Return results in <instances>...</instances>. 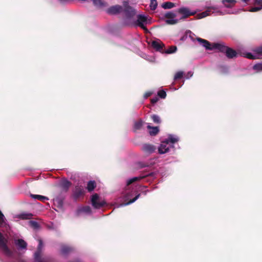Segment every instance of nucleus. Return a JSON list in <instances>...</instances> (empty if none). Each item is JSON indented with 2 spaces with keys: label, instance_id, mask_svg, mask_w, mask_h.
Returning <instances> with one entry per match:
<instances>
[{
  "label": "nucleus",
  "instance_id": "f257e3e1",
  "mask_svg": "<svg viewBox=\"0 0 262 262\" xmlns=\"http://www.w3.org/2000/svg\"><path fill=\"white\" fill-rule=\"evenodd\" d=\"M213 47L219 52L224 53L228 59L236 58L238 53L234 49L225 45L224 43H213Z\"/></svg>",
  "mask_w": 262,
  "mask_h": 262
},
{
  "label": "nucleus",
  "instance_id": "f03ea898",
  "mask_svg": "<svg viewBox=\"0 0 262 262\" xmlns=\"http://www.w3.org/2000/svg\"><path fill=\"white\" fill-rule=\"evenodd\" d=\"M39 244L36 251L34 253V259L35 262H50L49 258L43 256L42 254L41 249L43 246L42 241L39 239Z\"/></svg>",
  "mask_w": 262,
  "mask_h": 262
},
{
  "label": "nucleus",
  "instance_id": "7ed1b4c3",
  "mask_svg": "<svg viewBox=\"0 0 262 262\" xmlns=\"http://www.w3.org/2000/svg\"><path fill=\"white\" fill-rule=\"evenodd\" d=\"M213 13H216L217 15H223L225 13L221 11L218 8L215 7H209L207 10L198 14V18L200 19L209 16Z\"/></svg>",
  "mask_w": 262,
  "mask_h": 262
},
{
  "label": "nucleus",
  "instance_id": "20e7f679",
  "mask_svg": "<svg viewBox=\"0 0 262 262\" xmlns=\"http://www.w3.org/2000/svg\"><path fill=\"white\" fill-rule=\"evenodd\" d=\"M7 240L5 238L3 234L0 232V248L6 256L11 257L13 253L7 246Z\"/></svg>",
  "mask_w": 262,
  "mask_h": 262
},
{
  "label": "nucleus",
  "instance_id": "39448f33",
  "mask_svg": "<svg viewBox=\"0 0 262 262\" xmlns=\"http://www.w3.org/2000/svg\"><path fill=\"white\" fill-rule=\"evenodd\" d=\"M91 202L92 206L95 209H100L106 204L104 200H100L99 196L97 193H95L92 196Z\"/></svg>",
  "mask_w": 262,
  "mask_h": 262
},
{
  "label": "nucleus",
  "instance_id": "423d86ee",
  "mask_svg": "<svg viewBox=\"0 0 262 262\" xmlns=\"http://www.w3.org/2000/svg\"><path fill=\"white\" fill-rule=\"evenodd\" d=\"M177 12L182 15L180 20L185 19L190 16L194 15L196 13V12H192L188 8L184 7L178 9Z\"/></svg>",
  "mask_w": 262,
  "mask_h": 262
},
{
  "label": "nucleus",
  "instance_id": "0eeeda50",
  "mask_svg": "<svg viewBox=\"0 0 262 262\" xmlns=\"http://www.w3.org/2000/svg\"><path fill=\"white\" fill-rule=\"evenodd\" d=\"M123 11L127 18H130L136 15V11L133 7L130 6L127 2L123 3Z\"/></svg>",
  "mask_w": 262,
  "mask_h": 262
},
{
  "label": "nucleus",
  "instance_id": "6e6552de",
  "mask_svg": "<svg viewBox=\"0 0 262 262\" xmlns=\"http://www.w3.org/2000/svg\"><path fill=\"white\" fill-rule=\"evenodd\" d=\"M147 18L146 16L143 15L139 14L137 15V19L135 22V24L146 31H148L147 29L145 26V25L147 24Z\"/></svg>",
  "mask_w": 262,
  "mask_h": 262
},
{
  "label": "nucleus",
  "instance_id": "1a4fd4ad",
  "mask_svg": "<svg viewBox=\"0 0 262 262\" xmlns=\"http://www.w3.org/2000/svg\"><path fill=\"white\" fill-rule=\"evenodd\" d=\"M177 15L172 12H168L164 14V17L167 18L165 22L168 25H175L179 22V20L174 19Z\"/></svg>",
  "mask_w": 262,
  "mask_h": 262
},
{
  "label": "nucleus",
  "instance_id": "9d476101",
  "mask_svg": "<svg viewBox=\"0 0 262 262\" xmlns=\"http://www.w3.org/2000/svg\"><path fill=\"white\" fill-rule=\"evenodd\" d=\"M85 191L81 186H76L73 192V196L75 200L84 195Z\"/></svg>",
  "mask_w": 262,
  "mask_h": 262
},
{
  "label": "nucleus",
  "instance_id": "9b49d317",
  "mask_svg": "<svg viewBox=\"0 0 262 262\" xmlns=\"http://www.w3.org/2000/svg\"><path fill=\"white\" fill-rule=\"evenodd\" d=\"M123 8L121 6L116 5L113 6L106 10V12L108 14L115 15L119 13L122 11Z\"/></svg>",
  "mask_w": 262,
  "mask_h": 262
},
{
  "label": "nucleus",
  "instance_id": "f8f14e48",
  "mask_svg": "<svg viewBox=\"0 0 262 262\" xmlns=\"http://www.w3.org/2000/svg\"><path fill=\"white\" fill-rule=\"evenodd\" d=\"M75 251L74 247L67 245H61L60 247V253L63 255H68Z\"/></svg>",
  "mask_w": 262,
  "mask_h": 262
},
{
  "label": "nucleus",
  "instance_id": "ddd939ff",
  "mask_svg": "<svg viewBox=\"0 0 262 262\" xmlns=\"http://www.w3.org/2000/svg\"><path fill=\"white\" fill-rule=\"evenodd\" d=\"M156 149V148L154 145L147 143L144 144L141 148L144 152L148 155L153 153Z\"/></svg>",
  "mask_w": 262,
  "mask_h": 262
},
{
  "label": "nucleus",
  "instance_id": "4468645a",
  "mask_svg": "<svg viewBox=\"0 0 262 262\" xmlns=\"http://www.w3.org/2000/svg\"><path fill=\"white\" fill-rule=\"evenodd\" d=\"M151 46L157 51L164 53V44L160 41L154 40L151 42Z\"/></svg>",
  "mask_w": 262,
  "mask_h": 262
},
{
  "label": "nucleus",
  "instance_id": "2eb2a0df",
  "mask_svg": "<svg viewBox=\"0 0 262 262\" xmlns=\"http://www.w3.org/2000/svg\"><path fill=\"white\" fill-rule=\"evenodd\" d=\"M196 40L200 42V43L207 50H211L213 49H215L213 47V43L211 45L210 42L208 40L198 37Z\"/></svg>",
  "mask_w": 262,
  "mask_h": 262
},
{
  "label": "nucleus",
  "instance_id": "dca6fc26",
  "mask_svg": "<svg viewBox=\"0 0 262 262\" xmlns=\"http://www.w3.org/2000/svg\"><path fill=\"white\" fill-rule=\"evenodd\" d=\"M254 4L258 6L251 7L249 9L250 12H257L262 9V0H254Z\"/></svg>",
  "mask_w": 262,
  "mask_h": 262
},
{
  "label": "nucleus",
  "instance_id": "f3484780",
  "mask_svg": "<svg viewBox=\"0 0 262 262\" xmlns=\"http://www.w3.org/2000/svg\"><path fill=\"white\" fill-rule=\"evenodd\" d=\"M167 144L168 143L166 141L162 142L158 149L159 154H163L168 151L169 147L167 146Z\"/></svg>",
  "mask_w": 262,
  "mask_h": 262
},
{
  "label": "nucleus",
  "instance_id": "a211bd4d",
  "mask_svg": "<svg viewBox=\"0 0 262 262\" xmlns=\"http://www.w3.org/2000/svg\"><path fill=\"white\" fill-rule=\"evenodd\" d=\"M72 185V183L68 180H63L60 184L63 191L67 192Z\"/></svg>",
  "mask_w": 262,
  "mask_h": 262
},
{
  "label": "nucleus",
  "instance_id": "6ab92c4d",
  "mask_svg": "<svg viewBox=\"0 0 262 262\" xmlns=\"http://www.w3.org/2000/svg\"><path fill=\"white\" fill-rule=\"evenodd\" d=\"M224 6L226 8H231L233 7L236 3V0H222V1Z\"/></svg>",
  "mask_w": 262,
  "mask_h": 262
},
{
  "label": "nucleus",
  "instance_id": "aec40b11",
  "mask_svg": "<svg viewBox=\"0 0 262 262\" xmlns=\"http://www.w3.org/2000/svg\"><path fill=\"white\" fill-rule=\"evenodd\" d=\"M15 244L20 249H26L27 243L23 239H18L15 241Z\"/></svg>",
  "mask_w": 262,
  "mask_h": 262
},
{
  "label": "nucleus",
  "instance_id": "412c9836",
  "mask_svg": "<svg viewBox=\"0 0 262 262\" xmlns=\"http://www.w3.org/2000/svg\"><path fill=\"white\" fill-rule=\"evenodd\" d=\"M96 187V183L95 181H90L87 184L86 189L89 192H92Z\"/></svg>",
  "mask_w": 262,
  "mask_h": 262
},
{
  "label": "nucleus",
  "instance_id": "4be33fe9",
  "mask_svg": "<svg viewBox=\"0 0 262 262\" xmlns=\"http://www.w3.org/2000/svg\"><path fill=\"white\" fill-rule=\"evenodd\" d=\"M162 7L164 9H169L176 7V4L171 2H166L162 4Z\"/></svg>",
  "mask_w": 262,
  "mask_h": 262
},
{
  "label": "nucleus",
  "instance_id": "5701e85b",
  "mask_svg": "<svg viewBox=\"0 0 262 262\" xmlns=\"http://www.w3.org/2000/svg\"><path fill=\"white\" fill-rule=\"evenodd\" d=\"M147 128L148 129H151V130H150L149 132V134L151 136L156 135L159 131L158 127H151V126L148 125L147 126Z\"/></svg>",
  "mask_w": 262,
  "mask_h": 262
},
{
  "label": "nucleus",
  "instance_id": "b1692460",
  "mask_svg": "<svg viewBox=\"0 0 262 262\" xmlns=\"http://www.w3.org/2000/svg\"><path fill=\"white\" fill-rule=\"evenodd\" d=\"M93 4L99 8L106 6V3L102 0H93Z\"/></svg>",
  "mask_w": 262,
  "mask_h": 262
},
{
  "label": "nucleus",
  "instance_id": "393cba45",
  "mask_svg": "<svg viewBox=\"0 0 262 262\" xmlns=\"http://www.w3.org/2000/svg\"><path fill=\"white\" fill-rule=\"evenodd\" d=\"M257 58H262V46L256 48L254 50Z\"/></svg>",
  "mask_w": 262,
  "mask_h": 262
},
{
  "label": "nucleus",
  "instance_id": "a878e982",
  "mask_svg": "<svg viewBox=\"0 0 262 262\" xmlns=\"http://www.w3.org/2000/svg\"><path fill=\"white\" fill-rule=\"evenodd\" d=\"M177 50V48L175 46H171L169 47L167 50H164V53L165 54H172L176 52Z\"/></svg>",
  "mask_w": 262,
  "mask_h": 262
},
{
  "label": "nucleus",
  "instance_id": "bb28decb",
  "mask_svg": "<svg viewBox=\"0 0 262 262\" xmlns=\"http://www.w3.org/2000/svg\"><path fill=\"white\" fill-rule=\"evenodd\" d=\"M31 196L34 199H37L41 201L44 202L45 200H48V199L46 196L41 195H38V194H31Z\"/></svg>",
  "mask_w": 262,
  "mask_h": 262
},
{
  "label": "nucleus",
  "instance_id": "cd10ccee",
  "mask_svg": "<svg viewBox=\"0 0 262 262\" xmlns=\"http://www.w3.org/2000/svg\"><path fill=\"white\" fill-rule=\"evenodd\" d=\"M143 124V122L141 120H139L135 122L134 128L135 130H139L142 128Z\"/></svg>",
  "mask_w": 262,
  "mask_h": 262
},
{
  "label": "nucleus",
  "instance_id": "c85d7f7f",
  "mask_svg": "<svg viewBox=\"0 0 262 262\" xmlns=\"http://www.w3.org/2000/svg\"><path fill=\"white\" fill-rule=\"evenodd\" d=\"M157 0H150V8L151 10H155L157 7Z\"/></svg>",
  "mask_w": 262,
  "mask_h": 262
},
{
  "label": "nucleus",
  "instance_id": "c756f323",
  "mask_svg": "<svg viewBox=\"0 0 262 262\" xmlns=\"http://www.w3.org/2000/svg\"><path fill=\"white\" fill-rule=\"evenodd\" d=\"M32 216V214L31 213H23L20 215V217L23 220L30 219Z\"/></svg>",
  "mask_w": 262,
  "mask_h": 262
},
{
  "label": "nucleus",
  "instance_id": "7c9ffc66",
  "mask_svg": "<svg viewBox=\"0 0 262 262\" xmlns=\"http://www.w3.org/2000/svg\"><path fill=\"white\" fill-rule=\"evenodd\" d=\"M151 117L155 123L157 124L160 123L161 120L159 116L157 115H153Z\"/></svg>",
  "mask_w": 262,
  "mask_h": 262
},
{
  "label": "nucleus",
  "instance_id": "2f4dec72",
  "mask_svg": "<svg viewBox=\"0 0 262 262\" xmlns=\"http://www.w3.org/2000/svg\"><path fill=\"white\" fill-rule=\"evenodd\" d=\"M183 76V72L181 71L178 72L174 75V80H177L181 79Z\"/></svg>",
  "mask_w": 262,
  "mask_h": 262
},
{
  "label": "nucleus",
  "instance_id": "473e14b6",
  "mask_svg": "<svg viewBox=\"0 0 262 262\" xmlns=\"http://www.w3.org/2000/svg\"><path fill=\"white\" fill-rule=\"evenodd\" d=\"M6 218L2 213V212L0 210V227H2L4 224L5 223Z\"/></svg>",
  "mask_w": 262,
  "mask_h": 262
},
{
  "label": "nucleus",
  "instance_id": "72a5a7b5",
  "mask_svg": "<svg viewBox=\"0 0 262 262\" xmlns=\"http://www.w3.org/2000/svg\"><path fill=\"white\" fill-rule=\"evenodd\" d=\"M158 95L160 98H161L162 99H164V98H165V97L166 96V93L165 91H164L163 90H160L158 92Z\"/></svg>",
  "mask_w": 262,
  "mask_h": 262
},
{
  "label": "nucleus",
  "instance_id": "f704fd0d",
  "mask_svg": "<svg viewBox=\"0 0 262 262\" xmlns=\"http://www.w3.org/2000/svg\"><path fill=\"white\" fill-rule=\"evenodd\" d=\"M168 143L170 142L171 143H174L178 141V139L172 136H170L168 137V138L166 141Z\"/></svg>",
  "mask_w": 262,
  "mask_h": 262
},
{
  "label": "nucleus",
  "instance_id": "c9c22d12",
  "mask_svg": "<svg viewBox=\"0 0 262 262\" xmlns=\"http://www.w3.org/2000/svg\"><path fill=\"white\" fill-rule=\"evenodd\" d=\"M141 178H138V177H134L133 178H132L128 180L127 181V186H128L129 185H130L133 183L138 181V180H139Z\"/></svg>",
  "mask_w": 262,
  "mask_h": 262
},
{
  "label": "nucleus",
  "instance_id": "e433bc0d",
  "mask_svg": "<svg viewBox=\"0 0 262 262\" xmlns=\"http://www.w3.org/2000/svg\"><path fill=\"white\" fill-rule=\"evenodd\" d=\"M253 69L257 71H261L262 70V62L255 64L253 67Z\"/></svg>",
  "mask_w": 262,
  "mask_h": 262
},
{
  "label": "nucleus",
  "instance_id": "4c0bfd02",
  "mask_svg": "<svg viewBox=\"0 0 262 262\" xmlns=\"http://www.w3.org/2000/svg\"><path fill=\"white\" fill-rule=\"evenodd\" d=\"M82 211L83 212H84L86 213H90L91 211V209L90 207L87 206L83 207L82 209Z\"/></svg>",
  "mask_w": 262,
  "mask_h": 262
},
{
  "label": "nucleus",
  "instance_id": "58836bf2",
  "mask_svg": "<svg viewBox=\"0 0 262 262\" xmlns=\"http://www.w3.org/2000/svg\"><path fill=\"white\" fill-rule=\"evenodd\" d=\"M246 57L249 59H255V58H257V56H254L253 55V54H252L251 53H248L247 54H246Z\"/></svg>",
  "mask_w": 262,
  "mask_h": 262
},
{
  "label": "nucleus",
  "instance_id": "ea45409f",
  "mask_svg": "<svg viewBox=\"0 0 262 262\" xmlns=\"http://www.w3.org/2000/svg\"><path fill=\"white\" fill-rule=\"evenodd\" d=\"M30 224L32 227H34L35 228H37L39 226L38 223L35 221H31L30 222Z\"/></svg>",
  "mask_w": 262,
  "mask_h": 262
},
{
  "label": "nucleus",
  "instance_id": "a19ab883",
  "mask_svg": "<svg viewBox=\"0 0 262 262\" xmlns=\"http://www.w3.org/2000/svg\"><path fill=\"white\" fill-rule=\"evenodd\" d=\"M140 195V194H138V195H137L134 198H133V199L130 200L128 202L127 204H131V203H133L135 202L139 198Z\"/></svg>",
  "mask_w": 262,
  "mask_h": 262
},
{
  "label": "nucleus",
  "instance_id": "79ce46f5",
  "mask_svg": "<svg viewBox=\"0 0 262 262\" xmlns=\"http://www.w3.org/2000/svg\"><path fill=\"white\" fill-rule=\"evenodd\" d=\"M159 100V98L157 97H155L154 98H152L150 100V102L152 104H154L156 103Z\"/></svg>",
  "mask_w": 262,
  "mask_h": 262
},
{
  "label": "nucleus",
  "instance_id": "37998d69",
  "mask_svg": "<svg viewBox=\"0 0 262 262\" xmlns=\"http://www.w3.org/2000/svg\"><path fill=\"white\" fill-rule=\"evenodd\" d=\"M151 94L152 93L151 92H147L144 94V97L145 98H147L151 95Z\"/></svg>",
  "mask_w": 262,
  "mask_h": 262
},
{
  "label": "nucleus",
  "instance_id": "c03bdc74",
  "mask_svg": "<svg viewBox=\"0 0 262 262\" xmlns=\"http://www.w3.org/2000/svg\"><path fill=\"white\" fill-rule=\"evenodd\" d=\"M73 0H59L61 3H65L72 1Z\"/></svg>",
  "mask_w": 262,
  "mask_h": 262
},
{
  "label": "nucleus",
  "instance_id": "a18cd8bd",
  "mask_svg": "<svg viewBox=\"0 0 262 262\" xmlns=\"http://www.w3.org/2000/svg\"><path fill=\"white\" fill-rule=\"evenodd\" d=\"M243 2L248 3L250 0H242Z\"/></svg>",
  "mask_w": 262,
  "mask_h": 262
},
{
  "label": "nucleus",
  "instance_id": "49530a36",
  "mask_svg": "<svg viewBox=\"0 0 262 262\" xmlns=\"http://www.w3.org/2000/svg\"><path fill=\"white\" fill-rule=\"evenodd\" d=\"M145 166H146V165H143L142 166V167H145Z\"/></svg>",
  "mask_w": 262,
  "mask_h": 262
},
{
  "label": "nucleus",
  "instance_id": "de8ad7c7",
  "mask_svg": "<svg viewBox=\"0 0 262 262\" xmlns=\"http://www.w3.org/2000/svg\"><path fill=\"white\" fill-rule=\"evenodd\" d=\"M151 175H152V173H151L149 174L148 176H151Z\"/></svg>",
  "mask_w": 262,
  "mask_h": 262
}]
</instances>
